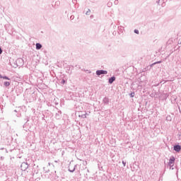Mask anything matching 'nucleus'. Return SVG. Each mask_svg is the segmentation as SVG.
<instances>
[{
	"label": "nucleus",
	"instance_id": "f257e3e1",
	"mask_svg": "<svg viewBox=\"0 0 181 181\" xmlns=\"http://www.w3.org/2000/svg\"><path fill=\"white\" fill-rule=\"evenodd\" d=\"M175 160V157H172L170 158L168 164L170 166V168L174 166Z\"/></svg>",
	"mask_w": 181,
	"mask_h": 181
},
{
	"label": "nucleus",
	"instance_id": "f03ea898",
	"mask_svg": "<svg viewBox=\"0 0 181 181\" xmlns=\"http://www.w3.org/2000/svg\"><path fill=\"white\" fill-rule=\"evenodd\" d=\"M69 172H74V170H76V165L70 163L69 165Z\"/></svg>",
	"mask_w": 181,
	"mask_h": 181
},
{
	"label": "nucleus",
	"instance_id": "7ed1b4c3",
	"mask_svg": "<svg viewBox=\"0 0 181 181\" xmlns=\"http://www.w3.org/2000/svg\"><path fill=\"white\" fill-rule=\"evenodd\" d=\"M21 170H25L28 169V163H23L21 164Z\"/></svg>",
	"mask_w": 181,
	"mask_h": 181
},
{
	"label": "nucleus",
	"instance_id": "20e7f679",
	"mask_svg": "<svg viewBox=\"0 0 181 181\" xmlns=\"http://www.w3.org/2000/svg\"><path fill=\"white\" fill-rule=\"evenodd\" d=\"M96 74L98 76H101V74H107V71H103V70L97 71Z\"/></svg>",
	"mask_w": 181,
	"mask_h": 181
},
{
	"label": "nucleus",
	"instance_id": "39448f33",
	"mask_svg": "<svg viewBox=\"0 0 181 181\" xmlns=\"http://www.w3.org/2000/svg\"><path fill=\"white\" fill-rule=\"evenodd\" d=\"M181 146L180 145H176L174 146V151L176 152H180Z\"/></svg>",
	"mask_w": 181,
	"mask_h": 181
},
{
	"label": "nucleus",
	"instance_id": "423d86ee",
	"mask_svg": "<svg viewBox=\"0 0 181 181\" xmlns=\"http://www.w3.org/2000/svg\"><path fill=\"white\" fill-rule=\"evenodd\" d=\"M114 81H115V76H112V78H110L109 79L110 84H112V83H114Z\"/></svg>",
	"mask_w": 181,
	"mask_h": 181
},
{
	"label": "nucleus",
	"instance_id": "0eeeda50",
	"mask_svg": "<svg viewBox=\"0 0 181 181\" xmlns=\"http://www.w3.org/2000/svg\"><path fill=\"white\" fill-rule=\"evenodd\" d=\"M36 49H37V50H39V49H42V45H40V43H37L36 44Z\"/></svg>",
	"mask_w": 181,
	"mask_h": 181
},
{
	"label": "nucleus",
	"instance_id": "6e6552de",
	"mask_svg": "<svg viewBox=\"0 0 181 181\" xmlns=\"http://www.w3.org/2000/svg\"><path fill=\"white\" fill-rule=\"evenodd\" d=\"M4 86L5 87H9V86H11V83L6 81L4 82Z\"/></svg>",
	"mask_w": 181,
	"mask_h": 181
},
{
	"label": "nucleus",
	"instance_id": "1a4fd4ad",
	"mask_svg": "<svg viewBox=\"0 0 181 181\" xmlns=\"http://www.w3.org/2000/svg\"><path fill=\"white\" fill-rule=\"evenodd\" d=\"M134 33H136L137 35L139 34V31L138 30H134Z\"/></svg>",
	"mask_w": 181,
	"mask_h": 181
},
{
	"label": "nucleus",
	"instance_id": "9d476101",
	"mask_svg": "<svg viewBox=\"0 0 181 181\" xmlns=\"http://www.w3.org/2000/svg\"><path fill=\"white\" fill-rule=\"evenodd\" d=\"M2 78H4L5 80H9V78H8L7 76H4V77H1Z\"/></svg>",
	"mask_w": 181,
	"mask_h": 181
},
{
	"label": "nucleus",
	"instance_id": "9b49d317",
	"mask_svg": "<svg viewBox=\"0 0 181 181\" xmlns=\"http://www.w3.org/2000/svg\"><path fill=\"white\" fill-rule=\"evenodd\" d=\"M130 95H131L132 98H134V95H135V93H132L130 94Z\"/></svg>",
	"mask_w": 181,
	"mask_h": 181
},
{
	"label": "nucleus",
	"instance_id": "f8f14e48",
	"mask_svg": "<svg viewBox=\"0 0 181 181\" xmlns=\"http://www.w3.org/2000/svg\"><path fill=\"white\" fill-rule=\"evenodd\" d=\"M158 63H162V62H161V61H159V62H158L153 63V64H158Z\"/></svg>",
	"mask_w": 181,
	"mask_h": 181
},
{
	"label": "nucleus",
	"instance_id": "ddd939ff",
	"mask_svg": "<svg viewBox=\"0 0 181 181\" xmlns=\"http://www.w3.org/2000/svg\"><path fill=\"white\" fill-rule=\"evenodd\" d=\"M0 54H2V49H1V47H0Z\"/></svg>",
	"mask_w": 181,
	"mask_h": 181
},
{
	"label": "nucleus",
	"instance_id": "4468645a",
	"mask_svg": "<svg viewBox=\"0 0 181 181\" xmlns=\"http://www.w3.org/2000/svg\"><path fill=\"white\" fill-rule=\"evenodd\" d=\"M62 83H63V84H64V83H65V81H64V80H63V81H62Z\"/></svg>",
	"mask_w": 181,
	"mask_h": 181
},
{
	"label": "nucleus",
	"instance_id": "2eb2a0df",
	"mask_svg": "<svg viewBox=\"0 0 181 181\" xmlns=\"http://www.w3.org/2000/svg\"><path fill=\"white\" fill-rule=\"evenodd\" d=\"M122 163L124 164V166H125V163H124V161L122 162Z\"/></svg>",
	"mask_w": 181,
	"mask_h": 181
},
{
	"label": "nucleus",
	"instance_id": "dca6fc26",
	"mask_svg": "<svg viewBox=\"0 0 181 181\" xmlns=\"http://www.w3.org/2000/svg\"><path fill=\"white\" fill-rule=\"evenodd\" d=\"M0 78H2V76H1V75H0Z\"/></svg>",
	"mask_w": 181,
	"mask_h": 181
}]
</instances>
